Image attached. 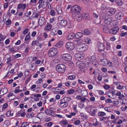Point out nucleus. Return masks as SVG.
I'll use <instances>...</instances> for the list:
<instances>
[{
  "instance_id": "69168bd1",
  "label": "nucleus",
  "mask_w": 127,
  "mask_h": 127,
  "mask_svg": "<svg viewBox=\"0 0 127 127\" xmlns=\"http://www.w3.org/2000/svg\"><path fill=\"white\" fill-rule=\"evenodd\" d=\"M106 8V6L103 4L101 6V9L102 10H103L105 9Z\"/></svg>"
},
{
  "instance_id": "603ef678",
  "label": "nucleus",
  "mask_w": 127,
  "mask_h": 127,
  "mask_svg": "<svg viewBox=\"0 0 127 127\" xmlns=\"http://www.w3.org/2000/svg\"><path fill=\"white\" fill-rule=\"evenodd\" d=\"M11 113V112L10 111H8L7 112L6 114V115L7 117H8L10 116V114Z\"/></svg>"
},
{
  "instance_id": "37998d69",
  "label": "nucleus",
  "mask_w": 127,
  "mask_h": 127,
  "mask_svg": "<svg viewBox=\"0 0 127 127\" xmlns=\"http://www.w3.org/2000/svg\"><path fill=\"white\" fill-rule=\"evenodd\" d=\"M11 20L8 19V20L6 21L5 22V24L6 25H9L11 24Z\"/></svg>"
},
{
  "instance_id": "cd10ccee",
  "label": "nucleus",
  "mask_w": 127,
  "mask_h": 127,
  "mask_svg": "<svg viewBox=\"0 0 127 127\" xmlns=\"http://www.w3.org/2000/svg\"><path fill=\"white\" fill-rule=\"evenodd\" d=\"M116 3L119 6H121L123 4L121 0H115Z\"/></svg>"
},
{
  "instance_id": "20e7f679",
  "label": "nucleus",
  "mask_w": 127,
  "mask_h": 127,
  "mask_svg": "<svg viewBox=\"0 0 127 127\" xmlns=\"http://www.w3.org/2000/svg\"><path fill=\"white\" fill-rule=\"evenodd\" d=\"M62 59L66 61L70 62L72 59L71 56L68 54H64L62 57Z\"/></svg>"
},
{
  "instance_id": "f8f14e48",
  "label": "nucleus",
  "mask_w": 127,
  "mask_h": 127,
  "mask_svg": "<svg viewBox=\"0 0 127 127\" xmlns=\"http://www.w3.org/2000/svg\"><path fill=\"white\" fill-rule=\"evenodd\" d=\"M124 15V13L122 12H119L117 14L115 15L116 19L117 20L121 19Z\"/></svg>"
},
{
  "instance_id": "774afa93",
  "label": "nucleus",
  "mask_w": 127,
  "mask_h": 127,
  "mask_svg": "<svg viewBox=\"0 0 127 127\" xmlns=\"http://www.w3.org/2000/svg\"><path fill=\"white\" fill-rule=\"evenodd\" d=\"M104 89L107 90L109 89L110 88V87L108 85H106L104 87Z\"/></svg>"
},
{
  "instance_id": "ddd939ff",
  "label": "nucleus",
  "mask_w": 127,
  "mask_h": 127,
  "mask_svg": "<svg viewBox=\"0 0 127 127\" xmlns=\"http://www.w3.org/2000/svg\"><path fill=\"white\" fill-rule=\"evenodd\" d=\"M67 37L69 40H72L75 37V35L73 33H70L67 36Z\"/></svg>"
},
{
  "instance_id": "9d476101",
  "label": "nucleus",
  "mask_w": 127,
  "mask_h": 127,
  "mask_svg": "<svg viewBox=\"0 0 127 127\" xmlns=\"http://www.w3.org/2000/svg\"><path fill=\"white\" fill-rule=\"evenodd\" d=\"M97 45L99 49V52H101L102 51H104L105 49V47L103 44L100 42H98Z\"/></svg>"
},
{
  "instance_id": "f03ea898",
  "label": "nucleus",
  "mask_w": 127,
  "mask_h": 127,
  "mask_svg": "<svg viewBox=\"0 0 127 127\" xmlns=\"http://www.w3.org/2000/svg\"><path fill=\"white\" fill-rule=\"evenodd\" d=\"M58 53L57 49L56 48L53 47L50 49L48 54L50 58H53Z\"/></svg>"
},
{
  "instance_id": "c03bdc74",
  "label": "nucleus",
  "mask_w": 127,
  "mask_h": 127,
  "mask_svg": "<svg viewBox=\"0 0 127 127\" xmlns=\"http://www.w3.org/2000/svg\"><path fill=\"white\" fill-rule=\"evenodd\" d=\"M74 90L73 89L70 90L68 91V94H72L74 92Z\"/></svg>"
},
{
  "instance_id": "72a5a7b5",
  "label": "nucleus",
  "mask_w": 127,
  "mask_h": 127,
  "mask_svg": "<svg viewBox=\"0 0 127 127\" xmlns=\"http://www.w3.org/2000/svg\"><path fill=\"white\" fill-rule=\"evenodd\" d=\"M103 31L105 32H108V31H109V30H108V27L106 26H104V27L103 28Z\"/></svg>"
},
{
  "instance_id": "b1692460",
  "label": "nucleus",
  "mask_w": 127,
  "mask_h": 127,
  "mask_svg": "<svg viewBox=\"0 0 127 127\" xmlns=\"http://www.w3.org/2000/svg\"><path fill=\"white\" fill-rule=\"evenodd\" d=\"M94 108H92L90 109V111L89 113V114L92 116H94L95 115L96 110H94Z\"/></svg>"
},
{
  "instance_id": "de8ad7c7",
  "label": "nucleus",
  "mask_w": 127,
  "mask_h": 127,
  "mask_svg": "<svg viewBox=\"0 0 127 127\" xmlns=\"http://www.w3.org/2000/svg\"><path fill=\"white\" fill-rule=\"evenodd\" d=\"M114 63L115 64L117 65H119V63L117 59H116L115 60Z\"/></svg>"
},
{
  "instance_id": "0e129e2a",
  "label": "nucleus",
  "mask_w": 127,
  "mask_h": 127,
  "mask_svg": "<svg viewBox=\"0 0 127 127\" xmlns=\"http://www.w3.org/2000/svg\"><path fill=\"white\" fill-rule=\"evenodd\" d=\"M8 123L6 122H5L3 125V126L4 127H8Z\"/></svg>"
},
{
  "instance_id": "4c0bfd02",
  "label": "nucleus",
  "mask_w": 127,
  "mask_h": 127,
  "mask_svg": "<svg viewBox=\"0 0 127 127\" xmlns=\"http://www.w3.org/2000/svg\"><path fill=\"white\" fill-rule=\"evenodd\" d=\"M27 122H23L20 126V127H25L28 126L29 124H27Z\"/></svg>"
},
{
  "instance_id": "338daca9",
  "label": "nucleus",
  "mask_w": 127,
  "mask_h": 127,
  "mask_svg": "<svg viewBox=\"0 0 127 127\" xmlns=\"http://www.w3.org/2000/svg\"><path fill=\"white\" fill-rule=\"evenodd\" d=\"M11 58H10V57H9L7 59V61L6 63L7 64H8V63L10 64V62H11Z\"/></svg>"
},
{
  "instance_id": "412c9836",
  "label": "nucleus",
  "mask_w": 127,
  "mask_h": 127,
  "mask_svg": "<svg viewBox=\"0 0 127 127\" xmlns=\"http://www.w3.org/2000/svg\"><path fill=\"white\" fill-rule=\"evenodd\" d=\"M100 62H101L102 64L104 66L108 64L107 60L105 59H101Z\"/></svg>"
},
{
  "instance_id": "4d7b16f0",
  "label": "nucleus",
  "mask_w": 127,
  "mask_h": 127,
  "mask_svg": "<svg viewBox=\"0 0 127 127\" xmlns=\"http://www.w3.org/2000/svg\"><path fill=\"white\" fill-rule=\"evenodd\" d=\"M55 20V18L54 17L51 18L49 20V22L50 24L52 23Z\"/></svg>"
},
{
  "instance_id": "393cba45",
  "label": "nucleus",
  "mask_w": 127,
  "mask_h": 127,
  "mask_svg": "<svg viewBox=\"0 0 127 127\" xmlns=\"http://www.w3.org/2000/svg\"><path fill=\"white\" fill-rule=\"evenodd\" d=\"M76 19L78 22L80 21L82 19V15L78 14L76 16Z\"/></svg>"
},
{
  "instance_id": "0eeeda50",
  "label": "nucleus",
  "mask_w": 127,
  "mask_h": 127,
  "mask_svg": "<svg viewBox=\"0 0 127 127\" xmlns=\"http://www.w3.org/2000/svg\"><path fill=\"white\" fill-rule=\"evenodd\" d=\"M53 28V25L49 23H47L44 28V31L46 32H50Z\"/></svg>"
},
{
  "instance_id": "79ce46f5",
  "label": "nucleus",
  "mask_w": 127,
  "mask_h": 127,
  "mask_svg": "<svg viewBox=\"0 0 127 127\" xmlns=\"http://www.w3.org/2000/svg\"><path fill=\"white\" fill-rule=\"evenodd\" d=\"M82 16L84 19L87 20V14H83Z\"/></svg>"
},
{
  "instance_id": "2eb2a0df",
  "label": "nucleus",
  "mask_w": 127,
  "mask_h": 127,
  "mask_svg": "<svg viewBox=\"0 0 127 127\" xmlns=\"http://www.w3.org/2000/svg\"><path fill=\"white\" fill-rule=\"evenodd\" d=\"M7 92V89L6 87L2 88L0 91V94H1L2 95L6 94Z\"/></svg>"
},
{
  "instance_id": "3c124183",
  "label": "nucleus",
  "mask_w": 127,
  "mask_h": 127,
  "mask_svg": "<svg viewBox=\"0 0 127 127\" xmlns=\"http://www.w3.org/2000/svg\"><path fill=\"white\" fill-rule=\"evenodd\" d=\"M50 15L52 16H54L55 14V13L53 10H51L50 12Z\"/></svg>"
},
{
  "instance_id": "2f4dec72",
  "label": "nucleus",
  "mask_w": 127,
  "mask_h": 127,
  "mask_svg": "<svg viewBox=\"0 0 127 127\" xmlns=\"http://www.w3.org/2000/svg\"><path fill=\"white\" fill-rule=\"evenodd\" d=\"M75 76L74 75L69 76L68 77V79L70 80H73L75 79Z\"/></svg>"
},
{
  "instance_id": "7ed1b4c3",
  "label": "nucleus",
  "mask_w": 127,
  "mask_h": 127,
  "mask_svg": "<svg viewBox=\"0 0 127 127\" xmlns=\"http://www.w3.org/2000/svg\"><path fill=\"white\" fill-rule=\"evenodd\" d=\"M81 10V8L78 5H76L73 6L71 9V11L73 13H79Z\"/></svg>"
},
{
  "instance_id": "5fc2aeb1",
  "label": "nucleus",
  "mask_w": 127,
  "mask_h": 127,
  "mask_svg": "<svg viewBox=\"0 0 127 127\" xmlns=\"http://www.w3.org/2000/svg\"><path fill=\"white\" fill-rule=\"evenodd\" d=\"M83 34H87V29L85 30L84 31H82L81 32Z\"/></svg>"
},
{
  "instance_id": "58836bf2",
  "label": "nucleus",
  "mask_w": 127,
  "mask_h": 127,
  "mask_svg": "<svg viewBox=\"0 0 127 127\" xmlns=\"http://www.w3.org/2000/svg\"><path fill=\"white\" fill-rule=\"evenodd\" d=\"M30 32L26 36V37L25 38V41H27L30 38Z\"/></svg>"
},
{
  "instance_id": "423d86ee",
  "label": "nucleus",
  "mask_w": 127,
  "mask_h": 127,
  "mask_svg": "<svg viewBox=\"0 0 127 127\" xmlns=\"http://www.w3.org/2000/svg\"><path fill=\"white\" fill-rule=\"evenodd\" d=\"M65 47L69 50H72L74 49L75 46L73 43L68 42L66 43Z\"/></svg>"
},
{
  "instance_id": "1a4fd4ad",
  "label": "nucleus",
  "mask_w": 127,
  "mask_h": 127,
  "mask_svg": "<svg viewBox=\"0 0 127 127\" xmlns=\"http://www.w3.org/2000/svg\"><path fill=\"white\" fill-rule=\"evenodd\" d=\"M38 22L39 25L40 26H42L45 25L46 21L44 18L43 17H41L39 20Z\"/></svg>"
},
{
  "instance_id": "39448f33",
  "label": "nucleus",
  "mask_w": 127,
  "mask_h": 127,
  "mask_svg": "<svg viewBox=\"0 0 127 127\" xmlns=\"http://www.w3.org/2000/svg\"><path fill=\"white\" fill-rule=\"evenodd\" d=\"M116 11V9L112 8H109L106 10L107 14L109 16H112L114 14Z\"/></svg>"
},
{
  "instance_id": "c756f323",
  "label": "nucleus",
  "mask_w": 127,
  "mask_h": 127,
  "mask_svg": "<svg viewBox=\"0 0 127 127\" xmlns=\"http://www.w3.org/2000/svg\"><path fill=\"white\" fill-rule=\"evenodd\" d=\"M63 41L59 42L58 43L56 44V46L59 48L63 45Z\"/></svg>"
},
{
  "instance_id": "bb28decb",
  "label": "nucleus",
  "mask_w": 127,
  "mask_h": 127,
  "mask_svg": "<svg viewBox=\"0 0 127 127\" xmlns=\"http://www.w3.org/2000/svg\"><path fill=\"white\" fill-rule=\"evenodd\" d=\"M105 43L106 44V49L107 51L110 50V43L107 42H106Z\"/></svg>"
},
{
  "instance_id": "4468645a",
  "label": "nucleus",
  "mask_w": 127,
  "mask_h": 127,
  "mask_svg": "<svg viewBox=\"0 0 127 127\" xmlns=\"http://www.w3.org/2000/svg\"><path fill=\"white\" fill-rule=\"evenodd\" d=\"M112 21V18L111 17H110L108 18L105 17L104 22L106 24L109 25L111 23Z\"/></svg>"
},
{
  "instance_id": "6e6d98bb",
  "label": "nucleus",
  "mask_w": 127,
  "mask_h": 127,
  "mask_svg": "<svg viewBox=\"0 0 127 127\" xmlns=\"http://www.w3.org/2000/svg\"><path fill=\"white\" fill-rule=\"evenodd\" d=\"M80 123V121L79 120L75 121L74 123L76 125H78Z\"/></svg>"
},
{
  "instance_id": "c9c22d12",
  "label": "nucleus",
  "mask_w": 127,
  "mask_h": 127,
  "mask_svg": "<svg viewBox=\"0 0 127 127\" xmlns=\"http://www.w3.org/2000/svg\"><path fill=\"white\" fill-rule=\"evenodd\" d=\"M44 112L46 114H47L48 115H50L52 113L51 111L49 110V109H47L45 110Z\"/></svg>"
},
{
  "instance_id": "e433bc0d",
  "label": "nucleus",
  "mask_w": 127,
  "mask_h": 127,
  "mask_svg": "<svg viewBox=\"0 0 127 127\" xmlns=\"http://www.w3.org/2000/svg\"><path fill=\"white\" fill-rule=\"evenodd\" d=\"M90 73L91 74H95V72L94 69L92 68H91L89 69Z\"/></svg>"
},
{
  "instance_id": "4be33fe9",
  "label": "nucleus",
  "mask_w": 127,
  "mask_h": 127,
  "mask_svg": "<svg viewBox=\"0 0 127 127\" xmlns=\"http://www.w3.org/2000/svg\"><path fill=\"white\" fill-rule=\"evenodd\" d=\"M61 107L65 108L67 107L68 105V103L67 102H64L63 103L60 104Z\"/></svg>"
},
{
  "instance_id": "680f3d73",
  "label": "nucleus",
  "mask_w": 127,
  "mask_h": 127,
  "mask_svg": "<svg viewBox=\"0 0 127 127\" xmlns=\"http://www.w3.org/2000/svg\"><path fill=\"white\" fill-rule=\"evenodd\" d=\"M8 106V104L5 103L4 104L2 108L4 109H5L7 108Z\"/></svg>"
},
{
  "instance_id": "f3484780",
  "label": "nucleus",
  "mask_w": 127,
  "mask_h": 127,
  "mask_svg": "<svg viewBox=\"0 0 127 127\" xmlns=\"http://www.w3.org/2000/svg\"><path fill=\"white\" fill-rule=\"evenodd\" d=\"M89 61L90 62H92V63L96 62V58L95 56H93L91 57V58L90 59Z\"/></svg>"
},
{
  "instance_id": "864d4df0",
  "label": "nucleus",
  "mask_w": 127,
  "mask_h": 127,
  "mask_svg": "<svg viewBox=\"0 0 127 127\" xmlns=\"http://www.w3.org/2000/svg\"><path fill=\"white\" fill-rule=\"evenodd\" d=\"M64 99H65V100L68 103L71 99V98L67 97H64Z\"/></svg>"
},
{
  "instance_id": "aec40b11",
  "label": "nucleus",
  "mask_w": 127,
  "mask_h": 127,
  "mask_svg": "<svg viewBox=\"0 0 127 127\" xmlns=\"http://www.w3.org/2000/svg\"><path fill=\"white\" fill-rule=\"evenodd\" d=\"M87 49V45H86L85 46H82L81 47V48L80 50H78V51L79 52H83L84 51H86Z\"/></svg>"
},
{
  "instance_id": "bf43d9fd",
  "label": "nucleus",
  "mask_w": 127,
  "mask_h": 127,
  "mask_svg": "<svg viewBox=\"0 0 127 127\" xmlns=\"http://www.w3.org/2000/svg\"><path fill=\"white\" fill-rule=\"evenodd\" d=\"M28 31L29 30L28 29H26L23 31V33L24 34H26L28 32Z\"/></svg>"
},
{
  "instance_id": "dca6fc26",
  "label": "nucleus",
  "mask_w": 127,
  "mask_h": 127,
  "mask_svg": "<svg viewBox=\"0 0 127 127\" xmlns=\"http://www.w3.org/2000/svg\"><path fill=\"white\" fill-rule=\"evenodd\" d=\"M25 112H22V110L19 111L17 113V116L18 117H19L20 116H21L22 117H23L25 116Z\"/></svg>"
},
{
  "instance_id": "f257e3e1",
  "label": "nucleus",
  "mask_w": 127,
  "mask_h": 127,
  "mask_svg": "<svg viewBox=\"0 0 127 127\" xmlns=\"http://www.w3.org/2000/svg\"><path fill=\"white\" fill-rule=\"evenodd\" d=\"M56 68L57 71L60 73H64L66 69V66L63 64H58L56 66Z\"/></svg>"
},
{
  "instance_id": "5701e85b",
  "label": "nucleus",
  "mask_w": 127,
  "mask_h": 127,
  "mask_svg": "<svg viewBox=\"0 0 127 127\" xmlns=\"http://www.w3.org/2000/svg\"><path fill=\"white\" fill-rule=\"evenodd\" d=\"M67 23V21L65 19H64L61 21L60 24L62 26H64L66 25Z\"/></svg>"
},
{
  "instance_id": "6ab92c4d",
  "label": "nucleus",
  "mask_w": 127,
  "mask_h": 127,
  "mask_svg": "<svg viewBox=\"0 0 127 127\" xmlns=\"http://www.w3.org/2000/svg\"><path fill=\"white\" fill-rule=\"evenodd\" d=\"M83 35L81 32H78L76 33L75 35V37L77 39H79L81 38Z\"/></svg>"
},
{
  "instance_id": "6e6552de",
  "label": "nucleus",
  "mask_w": 127,
  "mask_h": 127,
  "mask_svg": "<svg viewBox=\"0 0 127 127\" xmlns=\"http://www.w3.org/2000/svg\"><path fill=\"white\" fill-rule=\"evenodd\" d=\"M84 56V54L83 53H77L75 54V58L77 60H80L83 58Z\"/></svg>"
},
{
  "instance_id": "8fccbe9b",
  "label": "nucleus",
  "mask_w": 127,
  "mask_h": 127,
  "mask_svg": "<svg viewBox=\"0 0 127 127\" xmlns=\"http://www.w3.org/2000/svg\"><path fill=\"white\" fill-rule=\"evenodd\" d=\"M31 76L29 77L26 80L25 82V84L26 85L30 80Z\"/></svg>"
},
{
  "instance_id": "a19ab883",
  "label": "nucleus",
  "mask_w": 127,
  "mask_h": 127,
  "mask_svg": "<svg viewBox=\"0 0 127 127\" xmlns=\"http://www.w3.org/2000/svg\"><path fill=\"white\" fill-rule=\"evenodd\" d=\"M38 43L39 42L38 41L34 40L32 41V46L35 45H37Z\"/></svg>"
},
{
  "instance_id": "c85d7f7f",
  "label": "nucleus",
  "mask_w": 127,
  "mask_h": 127,
  "mask_svg": "<svg viewBox=\"0 0 127 127\" xmlns=\"http://www.w3.org/2000/svg\"><path fill=\"white\" fill-rule=\"evenodd\" d=\"M81 93L83 96H86L87 95V92L86 91H81Z\"/></svg>"
},
{
  "instance_id": "09e8293b",
  "label": "nucleus",
  "mask_w": 127,
  "mask_h": 127,
  "mask_svg": "<svg viewBox=\"0 0 127 127\" xmlns=\"http://www.w3.org/2000/svg\"><path fill=\"white\" fill-rule=\"evenodd\" d=\"M70 82L69 81H67L65 83V85L66 86L69 87L70 85Z\"/></svg>"
},
{
  "instance_id": "9b49d317",
  "label": "nucleus",
  "mask_w": 127,
  "mask_h": 127,
  "mask_svg": "<svg viewBox=\"0 0 127 127\" xmlns=\"http://www.w3.org/2000/svg\"><path fill=\"white\" fill-rule=\"evenodd\" d=\"M119 28L116 27L112 29H110L109 30L110 33L112 34H115L119 30Z\"/></svg>"
},
{
  "instance_id": "13d9d810",
  "label": "nucleus",
  "mask_w": 127,
  "mask_h": 127,
  "mask_svg": "<svg viewBox=\"0 0 127 127\" xmlns=\"http://www.w3.org/2000/svg\"><path fill=\"white\" fill-rule=\"evenodd\" d=\"M49 110L51 111L52 113L54 112V111L55 110L54 108L53 107H51L49 108Z\"/></svg>"
},
{
  "instance_id": "49530a36",
  "label": "nucleus",
  "mask_w": 127,
  "mask_h": 127,
  "mask_svg": "<svg viewBox=\"0 0 127 127\" xmlns=\"http://www.w3.org/2000/svg\"><path fill=\"white\" fill-rule=\"evenodd\" d=\"M105 102L107 103H112V100L109 98H107L105 100Z\"/></svg>"
},
{
  "instance_id": "473e14b6",
  "label": "nucleus",
  "mask_w": 127,
  "mask_h": 127,
  "mask_svg": "<svg viewBox=\"0 0 127 127\" xmlns=\"http://www.w3.org/2000/svg\"><path fill=\"white\" fill-rule=\"evenodd\" d=\"M57 11L58 13L62 14V11L61 7H58L57 8Z\"/></svg>"
},
{
  "instance_id": "f704fd0d",
  "label": "nucleus",
  "mask_w": 127,
  "mask_h": 127,
  "mask_svg": "<svg viewBox=\"0 0 127 127\" xmlns=\"http://www.w3.org/2000/svg\"><path fill=\"white\" fill-rule=\"evenodd\" d=\"M46 5L45 7L44 6H43V7L44 8H45L47 6H48V8L49 9H50L51 8V5L48 2V1L47 0H46Z\"/></svg>"
},
{
  "instance_id": "e2e57ef3",
  "label": "nucleus",
  "mask_w": 127,
  "mask_h": 127,
  "mask_svg": "<svg viewBox=\"0 0 127 127\" xmlns=\"http://www.w3.org/2000/svg\"><path fill=\"white\" fill-rule=\"evenodd\" d=\"M10 42L9 39L8 38L5 41V43L6 45L8 44Z\"/></svg>"
},
{
  "instance_id": "7c9ffc66",
  "label": "nucleus",
  "mask_w": 127,
  "mask_h": 127,
  "mask_svg": "<svg viewBox=\"0 0 127 127\" xmlns=\"http://www.w3.org/2000/svg\"><path fill=\"white\" fill-rule=\"evenodd\" d=\"M106 115V113L100 111L98 113V115L100 117H102Z\"/></svg>"
},
{
  "instance_id": "a211bd4d",
  "label": "nucleus",
  "mask_w": 127,
  "mask_h": 127,
  "mask_svg": "<svg viewBox=\"0 0 127 127\" xmlns=\"http://www.w3.org/2000/svg\"><path fill=\"white\" fill-rule=\"evenodd\" d=\"M51 30V34L52 35H55L57 34V30L56 28H54Z\"/></svg>"
},
{
  "instance_id": "a878e982",
  "label": "nucleus",
  "mask_w": 127,
  "mask_h": 127,
  "mask_svg": "<svg viewBox=\"0 0 127 127\" xmlns=\"http://www.w3.org/2000/svg\"><path fill=\"white\" fill-rule=\"evenodd\" d=\"M43 0H39L38 3L39 5L38 6V9H39L42 7H43L44 5L43 3Z\"/></svg>"
},
{
  "instance_id": "ea45409f",
  "label": "nucleus",
  "mask_w": 127,
  "mask_h": 127,
  "mask_svg": "<svg viewBox=\"0 0 127 127\" xmlns=\"http://www.w3.org/2000/svg\"><path fill=\"white\" fill-rule=\"evenodd\" d=\"M120 35L122 37H124L126 36V37L127 38V32H125L120 33Z\"/></svg>"
},
{
  "instance_id": "052dcab7",
  "label": "nucleus",
  "mask_w": 127,
  "mask_h": 127,
  "mask_svg": "<svg viewBox=\"0 0 127 127\" xmlns=\"http://www.w3.org/2000/svg\"><path fill=\"white\" fill-rule=\"evenodd\" d=\"M117 88L118 89L121 90V89H123L124 87H123L120 85H119V86H118L117 87Z\"/></svg>"
},
{
  "instance_id": "a18cd8bd",
  "label": "nucleus",
  "mask_w": 127,
  "mask_h": 127,
  "mask_svg": "<svg viewBox=\"0 0 127 127\" xmlns=\"http://www.w3.org/2000/svg\"><path fill=\"white\" fill-rule=\"evenodd\" d=\"M75 41L74 42H77V45H79V44L78 43H81V42H83V40H82V39H77V40H75Z\"/></svg>"
}]
</instances>
